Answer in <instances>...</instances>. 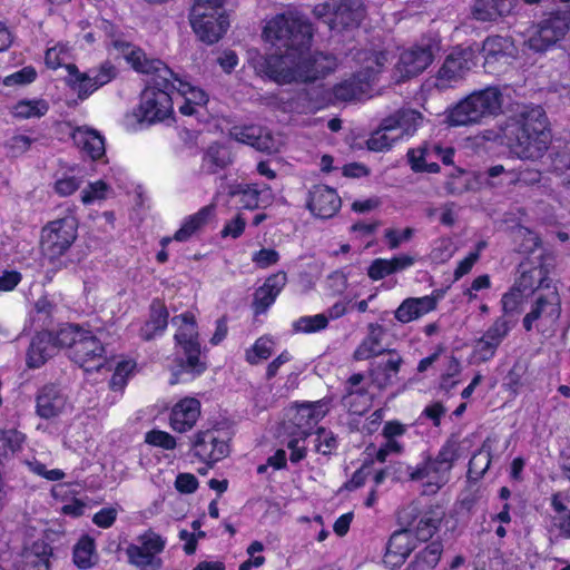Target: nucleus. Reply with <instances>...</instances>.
Returning <instances> with one entry per match:
<instances>
[{
  "mask_svg": "<svg viewBox=\"0 0 570 570\" xmlns=\"http://www.w3.org/2000/svg\"><path fill=\"white\" fill-rule=\"evenodd\" d=\"M85 328L80 327L76 324H65L59 328L56 335H52L55 347H65L68 350V354L75 351L76 344H78V338H81Z\"/></svg>",
  "mask_w": 570,
  "mask_h": 570,
  "instance_id": "c03bdc74",
  "label": "nucleus"
},
{
  "mask_svg": "<svg viewBox=\"0 0 570 570\" xmlns=\"http://www.w3.org/2000/svg\"><path fill=\"white\" fill-rule=\"evenodd\" d=\"M480 50L483 55L485 71L492 75L503 72L515 58V47L508 37H488Z\"/></svg>",
  "mask_w": 570,
  "mask_h": 570,
  "instance_id": "4468645a",
  "label": "nucleus"
},
{
  "mask_svg": "<svg viewBox=\"0 0 570 570\" xmlns=\"http://www.w3.org/2000/svg\"><path fill=\"white\" fill-rule=\"evenodd\" d=\"M513 170L503 165H493L479 174L480 181L490 189L512 186Z\"/></svg>",
  "mask_w": 570,
  "mask_h": 570,
  "instance_id": "79ce46f5",
  "label": "nucleus"
},
{
  "mask_svg": "<svg viewBox=\"0 0 570 570\" xmlns=\"http://www.w3.org/2000/svg\"><path fill=\"white\" fill-rule=\"evenodd\" d=\"M37 78V71L33 67L27 66L22 69L7 76L3 80V83L8 87L10 86H22L31 83Z\"/></svg>",
  "mask_w": 570,
  "mask_h": 570,
  "instance_id": "680f3d73",
  "label": "nucleus"
},
{
  "mask_svg": "<svg viewBox=\"0 0 570 570\" xmlns=\"http://www.w3.org/2000/svg\"><path fill=\"white\" fill-rule=\"evenodd\" d=\"M422 120V115L414 109H401L387 117V124L392 125L395 134H400V139L412 136Z\"/></svg>",
  "mask_w": 570,
  "mask_h": 570,
  "instance_id": "e433bc0d",
  "label": "nucleus"
},
{
  "mask_svg": "<svg viewBox=\"0 0 570 570\" xmlns=\"http://www.w3.org/2000/svg\"><path fill=\"white\" fill-rule=\"evenodd\" d=\"M214 213V206H205L196 214L189 216L181 227L175 233L174 239L185 242L191 237L199 228H202Z\"/></svg>",
  "mask_w": 570,
  "mask_h": 570,
  "instance_id": "a19ab883",
  "label": "nucleus"
},
{
  "mask_svg": "<svg viewBox=\"0 0 570 570\" xmlns=\"http://www.w3.org/2000/svg\"><path fill=\"white\" fill-rule=\"evenodd\" d=\"M327 413L326 403L324 401L307 402L299 404L291 421L297 428L302 439L309 435L311 429L316 425Z\"/></svg>",
  "mask_w": 570,
  "mask_h": 570,
  "instance_id": "4be33fe9",
  "label": "nucleus"
},
{
  "mask_svg": "<svg viewBox=\"0 0 570 570\" xmlns=\"http://www.w3.org/2000/svg\"><path fill=\"white\" fill-rule=\"evenodd\" d=\"M368 333L361 342L353 353V358L356 361L370 360L387 352L383 345L382 340L385 335V328L376 323H371L367 326Z\"/></svg>",
  "mask_w": 570,
  "mask_h": 570,
  "instance_id": "cd10ccee",
  "label": "nucleus"
},
{
  "mask_svg": "<svg viewBox=\"0 0 570 570\" xmlns=\"http://www.w3.org/2000/svg\"><path fill=\"white\" fill-rule=\"evenodd\" d=\"M72 140L91 159H99L105 155V139L95 129L88 127H77L72 131Z\"/></svg>",
  "mask_w": 570,
  "mask_h": 570,
  "instance_id": "c756f323",
  "label": "nucleus"
},
{
  "mask_svg": "<svg viewBox=\"0 0 570 570\" xmlns=\"http://www.w3.org/2000/svg\"><path fill=\"white\" fill-rule=\"evenodd\" d=\"M226 0H196L190 11V24L200 41L214 45L229 27L224 9Z\"/></svg>",
  "mask_w": 570,
  "mask_h": 570,
  "instance_id": "423d86ee",
  "label": "nucleus"
},
{
  "mask_svg": "<svg viewBox=\"0 0 570 570\" xmlns=\"http://www.w3.org/2000/svg\"><path fill=\"white\" fill-rule=\"evenodd\" d=\"M26 441V435L18 430H2L0 431V453H4L6 456L3 461L8 456V450L11 453H14L21 450L23 443Z\"/></svg>",
  "mask_w": 570,
  "mask_h": 570,
  "instance_id": "603ef678",
  "label": "nucleus"
},
{
  "mask_svg": "<svg viewBox=\"0 0 570 570\" xmlns=\"http://www.w3.org/2000/svg\"><path fill=\"white\" fill-rule=\"evenodd\" d=\"M518 0H475L472 16L482 22H494L509 16L517 7Z\"/></svg>",
  "mask_w": 570,
  "mask_h": 570,
  "instance_id": "a878e982",
  "label": "nucleus"
},
{
  "mask_svg": "<svg viewBox=\"0 0 570 570\" xmlns=\"http://www.w3.org/2000/svg\"><path fill=\"white\" fill-rule=\"evenodd\" d=\"M82 180L75 176H63L56 180L53 185L55 191L62 197L73 194L80 188Z\"/></svg>",
  "mask_w": 570,
  "mask_h": 570,
  "instance_id": "69168bd1",
  "label": "nucleus"
},
{
  "mask_svg": "<svg viewBox=\"0 0 570 570\" xmlns=\"http://www.w3.org/2000/svg\"><path fill=\"white\" fill-rule=\"evenodd\" d=\"M503 136L519 158H541L551 142L548 118L542 107L522 106L508 120Z\"/></svg>",
  "mask_w": 570,
  "mask_h": 570,
  "instance_id": "7ed1b4c3",
  "label": "nucleus"
},
{
  "mask_svg": "<svg viewBox=\"0 0 570 570\" xmlns=\"http://www.w3.org/2000/svg\"><path fill=\"white\" fill-rule=\"evenodd\" d=\"M393 274L389 259L376 258L368 267L367 275L373 281H380L385 276Z\"/></svg>",
  "mask_w": 570,
  "mask_h": 570,
  "instance_id": "774afa93",
  "label": "nucleus"
},
{
  "mask_svg": "<svg viewBox=\"0 0 570 570\" xmlns=\"http://www.w3.org/2000/svg\"><path fill=\"white\" fill-rule=\"evenodd\" d=\"M166 547V540L148 530L137 538V543L126 548L128 562L138 570H160L163 560L159 554Z\"/></svg>",
  "mask_w": 570,
  "mask_h": 570,
  "instance_id": "ddd939ff",
  "label": "nucleus"
},
{
  "mask_svg": "<svg viewBox=\"0 0 570 570\" xmlns=\"http://www.w3.org/2000/svg\"><path fill=\"white\" fill-rule=\"evenodd\" d=\"M563 6L543 16L533 27L525 45L535 52H543L564 38L570 29L569 0H561Z\"/></svg>",
  "mask_w": 570,
  "mask_h": 570,
  "instance_id": "0eeeda50",
  "label": "nucleus"
},
{
  "mask_svg": "<svg viewBox=\"0 0 570 570\" xmlns=\"http://www.w3.org/2000/svg\"><path fill=\"white\" fill-rule=\"evenodd\" d=\"M389 357L371 364L368 376L371 383L379 390H385L399 381V372L403 358L393 350L387 351Z\"/></svg>",
  "mask_w": 570,
  "mask_h": 570,
  "instance_id": "6ab92c4d",
  "label": "nucleus"
},
{
  "mask_svg": "<svg viewBox=\"0 0 570 570\" xmlns=\"http://www.w3.org/2000/svg\"><path fill=\"white\" fill-rule=\"evenodd\" d=\"M263 35L279 53L267 56L259 71L277 85L314 82L337 67V59L331 53L305 55L312 42L313 27L298 12L276 14L266 23Z\"/></svg>",
  "mask_w": 570,
  "mask_h": 570,
  "instance_id": "f257e3e1",
  "label": "nucleus"
},
{
  "mask_svg": "<svg viewBox=\"0 0 570 570\" xmlns=\"http://www.w3.org/2000/svg\"><path fill=\"white\" fill-rule=\"evenodd\" d=\"M415 535L412 530L403 529L395 531L386 546V553L405 558L410 556L412 551L415 552L416 546L414 542Z\"/></svg>",
  "mask_w": 570,
  "mask_h": 570,
  "instance_id": "ea45409f",
  "label": "nucleus"
},
{
  "mask_svg": "<svg viewBox=\"0 0 570 570\" xmlns=\"http://www.w3.org/2000/svg\"><path fill=\"white\" fill-rule=\"evenodd\" d=\"M52 548L45 541H36L23 553V570H50Z\"/></svg>",
  "mask_w": 570,
  "mask_h": 570,
  "instance_id": "4c0bfd02",
  "label": "nucleus"
},
{
  "mask_svg": "<svg viewBox=\"0 0 570 570\" xmlns=\"http://www.w3.org/2000/svg\"><path fill=\"white\" fill-rule=\"evenodd\" d=\"M168 311L160 301H154L150 305L149 320L141 326L140 336L145 341L160 335L168 324Z\"/></svg>",
  "mask_w": 570,
  "mask_h": 570,
  "instance_id": "72a5a7b5",
  "label": "nucleus"
},
{
  "mask_svg": "<svg viewBox=\"0 0 570 570\" xmlns=\"http://www.w3.org/2000/svg\"><path fill=\"white\" fill-rule=\"evenodd\" d=\"M67 83L77 92L79 99L88 98L98 89L91 78V73L80 72L76 65H67Z\"/></svg>",
  "mask_w": 570,
  "mask_h": 570,
  "instance_id": "58836bf2",
  "label": "nucleus"
},
{
  "mask_svg": "<svg viewBox=\"0 0 570 570\" xmlns=\"http://www.w3.org/2000/svg\"><path fill=\"white\" fill-rule=\"evenodd\" d=\"M233 163L232 153L220 144H212L204 153L202 170L206 174H216Z\"/></svg>",
  "mask_w": 570,
  "mask_h": 570,
  "instance_id": "c9c22d12",
  "label": "nucleus"
},
{
  "mask_svg": "<svg viewBox=\"0 0 570 570\" xmlns=\"http://www.w3.org/2000/svg\"><path fill=\"white\" fill-rule=\"evenodd\" d=\"M191 450L200 461L213 464L228 455L229 445L219 430H200L193 436Z\"/></svg>",
  "mask_w": 570,
  "mask_h": 570,
  "instance_id": "2eb2a0df",
  "label": "nucleus"
},
{
  "mask_svg": "<svg viewBox=\"0 0 570 570\" xmlns=\"http://www.w3.org/2000/svg\"><path fill=\"white\" fill-rule=\"evenodd\" d=\"M126 58L136 71L151 75L148 86L141 92L138 119L155 124L169 118L174 111L171 97V88L175 87L171 80L174 72L163 61L148 59L140 49L128 51Z\"/></svg>",
  "mask_w": 570,
  "mask_h": 570,
  "instance_id": "f03ea898",
  "label": "nucleus"
},
{
  "mask_svg": "<svg viewBox=\"0 0 570 570\" xmlns=\"http://www.w3.org/2000/svg\"><path fill=\"white\" fill-rule=\"evenodd\" d=\"M78 220L72 214L49 222L41 230V249L46 259L56 264L77 239Z\"/></svg>",
  "mask_w": 570,
  "mask_h": 570,
  "instance_id": "1a4fd4ad",
  "label": "nucleus"
},
{
  "mask_svg": "<svg viewBox=\"0 0 570 570\" xmlns=\"http://www.w3.org/2000/svg\"><path fill=\"white\" fill-rule=\"evenodd\" d=\"M145 442L164 450H174L177 446L175 436L161 430H151L146 433Z\"/></svg>",
  "mask_w": 570,
  "mask_h": 570,
  "instance_id": "13d9d810",
  "label": "nucleus"
},
{
  "mask_svg": "<svg viewBox=\"0 0 570 570\" xmlns=\"http://www.w3.org/2000/svg\"><path fill=\"white\" fill-rule=\"evenodd\" d=\"M91 73V78L98 89L108 82H110L117 75L116 68L109 61H105L100 65L98 70L89 71Z\"/></svg>",
  "mask_w": 570,
  "mask_h": 570,
  "instance_id": "0e129e2a",
  "label": "nucleus"
},
{
  "mask_svg": "<svg viewBox=\"0 0 570 570\" xmlns=\"http://www.w3.org/2000/svg\"><path fill=\"white\" fill-rule=\"evenodd\" d=\"M438 301L432 295L409 297L396 308L394 316L401 323H410L436 308Z\"/></svg>",
  "mask_w": 570,
  "mask_h": 570,
  "instance_id": "bb28decb",
  "label": "nucleus"
},
{
  "mask_svg": "<svg viewBox=\"0 0 570 570\" xmlns=\"http://www.w3.org/2000/svg\"><path fill=\"white\" fill-rule=\"evenodd\" d=\"M264 189H261L257 184H239L232 194L240 196V203L245 208L253 209L259 206L261 195Z\"/></svg>",
  "mask_w": 570,
  "mask_h": 570,
  "instance_id": "3c124183",
  "label": "nucleus"
},
{
  "mask_svg": "<svg viewBox=\"0 0 570 570\" xmlns=\"http://www.w3.org/2000/svg\"><path fill=\"white\" fill-rule=\"evenodd\" d=\"M108 190L109 186L104 180H97L81 191V200L83 204H91L105 199Z\"/></svg>",
  "mask_w": 570,
  "mask_h": 570,
  "instance_id": "bf43d9fd",
  "label": "nucleus"
},
{
  "mask_svg": "<svg viewBox=\"0 0 570 570\" xmlns=\"http://www.w3.org/2000/svg\"><path fill=\"white\" fill-rule=\"evenodd\" d=\"M341 204L336 190L326 185H316L309 190L307 208L318 218L333 217L341 208Z\"/></svg>",
  "mask_w": 570,
  "mask_h": 570,
  "instance_id": "a211bd4d",
  "label": "nucleus"
},
{
  "mask_svg": "<svg viewBox=\"0 0 570 570\" xmlns=\"http://www.w3.org/2000/svg\"><path fill=\"white\" fill-rule=\"evenodd\" d=\"M527 297L518 287H512L508 293L502 296V315H507L514 320V316L521 312V305Z\"/></svg>",
  "mask_w": 570,
  "mask_h": 570,
  "instance_id": "864d4df0",
  "label": "nucleus"
},
{
  "mask_svg": "<svg viewBox=\"0 0 570 570\" xmlns=\"http://www.w3.org/2000/svg\"><path fill=\"white\" fill-rule=\"evenodd\" d=\"M95 541L88 535L82 537L73 548V562L80 569H89L95 562Z\"/></svg>",
  "mask_w": 570,
  "mask_h": 570,
  "instance_id": "09e8293b",
  "label": "nucleus"
},
{
  "mask_svg": "<svg viewBox=\"0 0 570 570\" xmlns=\"http://www.w3.org/2000/svg\"><path fill=\"white\" fill-rule=\"evenodd\" d=\"M513 170V178H512V186L518 185H524V186H532L540 181L541 179V173L533 168H519V169H512Z\"/></svg>",
  "mask_w": 570,
  "mask_h": 570,
  "instance_id": "e2e57ef3",
  "label": "nucleus"
},
{
  "mask_svg": "<svg viewBox=\"0 0 570 570\" xmlns=\"http://www.w3.org/2000/svg\"><path fill=\"white\" fill-rule=\"evenodd\" d=\"M313 12L337 31L358 27L365 16L363 0H326L316 4Z\"/></svg>",
  "mask_w": 570,
  "mask_h": 570,
  "instance_id": "9d476101",
  "label": "nucleus"
},
{
  "mask_svg": "<svg viewBox=\"0 0 570 570\" xmlns=\"http://www.w3.org/2000/svg\"><path fill=\"white\" fill-rule=\"evenodd\" d=\"M517 321L501 315L488 327L484 334L475 342L473 353L480 362H488L494 357L501 343L508 337Z\"/></svg>",
  "mask_w": 570,
  "mask_h": 570,
  "instance_id": "dca6fc26",
  "label": "nucleus"
},
{
  "mask_svg": "<svg viewBox=\"0 0 570 570\" xmlns=\"http://www.w3.org/2000/svg\"><path fill=\"white\" fill-rule=\"evenodd\" d=\"M51 333H38L32 337L27 351V365L32 368L42 366L55 353Z\"/></svg>",
  "mask_w": 570,
  "mask_h": 570,
  "instance_id": "7c9ffc66",
  "label": "nucleus"
},
{
  "mask_svg": "<svg viewBox=\"0 0 570 570\" xmlns=\"http://www.w3.org/2000/svg\"><path fill=\"white\" fill-rule=\"evenodd\" d=\"M171 80L175 83V87L171 88V94L177 91L178 95L196 106H202L207 102V95L200 88L178 78L175 73Z\"/></svg>",
  "mask_w": 570,
  "mask_h": 570,
  "instance_id": "de8ad7c7",
  "label": "nucleus"
},
{
  "mask_svg": "<svg viewBox=\"0 0 570 570\" xmlns=\"http://www.w3.org/2000/svg\"><path fill=\"white\" fill-rule=\"evenodd\" d=\"M547 273V268L542 265L523 271L513 286L527 296L534 291L547 292V285H550Z\"/></svg>",
  "mask_w": 570,
  "mask_h": 570,
  "instance_id": "f704fd0d",
  "label": "nucleus"
},
{
  "mask_svg": "<svg viewBox=\"0 0 570 570\" xmlns=\"http://www.w3.org/2000/svg\"><path fill=\"white\" fill-rule=\"evenodd\" d=\"M400 139V134H395L391 124L385 118L380 128L375 130L367 139V148L373 151H383L390 149L392 145Z\"/></svg>",
  "mask_w": 570,
  "mask_h": 570,
  "instance_id": "37998d69",
  "label": "nucleus"
},
{
  "mask_svg": "<svg viewBox=\"0 0 570 570\" xmlns=\"http://www.w3.org/2000/svg\"><path fill=\"white\" fill-rule=\"evenodd\" d=\"M442 553V542L433 541L416 550L404 570H435Z\"/></svg>",
  "mask_w": 570,
  "mask_h": 570,
  "instance_id": "2f4dec72",
  "label": "nucleus"
},
{
  "mask_svg": "<svg viewBox=\"0 0 570 570\" xmlns=\"http://www.w3.org/2000/svg\"><path fill=\"white\" fill-rule=\"evenodd\" d=\"M358 60L365 63L362 70L333 87L332 91L335 100L351 101L365 94L375 75L387 61V56L382 51H365L358 55Z\"/></svg>",
  "mask_w": 570,
  "mask_h": 570,
  "instance_id": "6e6552de",
  "label": "nucleus"
},
{
  "mask_svg": "<svg viewBox=\"0 0 570 570\" xmlns=\"http://www.w3.org/2000/svg\"><path fill=\"white\" fill-rule=\"evenodd\" d=\"M229 136L259 151L271 153L274 149V140L269 131L257 125H235L229 129Z\"/></svg>",
  "mask_w": 570,
  "mask_h": 570,
  "instance_id": "5701e85b",
  "label": "nucleus"
},
{
  "mask_svg": "<svg viewBox=\"0 0 570 570\" xmlns=\"http://www.w3.org/2000/svg\"><path fill=\"white\" fill-rule=\"evenodd\" d=\"M273 353V342L267 337H259L253 347L246 352V360L250 364H257L267 360Z\"/></svg>",
  "mask_w": 570,
  "mask_h": 570,
  "instance_id": "4d7b16f0",
  "label": "nucleus"
},
{
  "mask_svg": "<svg viewBox=\"0 0 570 570\" xmlns=\"http://www.w3.org/2000/svg\"><path fill=\"white\" fill-rule=\"evenodd\" d=\"M548 531L551 534H557L570 539V510L566 515L551 517Z\"/></svg>",
  "mask_w": 570,
  "mask_h": 570,
  "instance_id": "338daca9",
  "label": "nucleus"
},
{
  "mask_svg": "<svg viewBox=\"0 0 570 570\" xmlns=\"http://www.w3.org/2000/svg\"><path fill=\"white\" fill-rule=\"evenodd\" d=\"M445 511L440 505L430 507L417 521L414 530L412 531L415 538L420 541H429L439 530Z\"/></svg>",
  "mask_w": 570,
  "mask_h": 570,
  "instance_id": "473e14b6",
  "label": "nucleus"
},
{
  "mask_svg": "<svg viewBox=\"0 0 570 570\" xmlns=\"http://www.w3.org/2000/svg\"><path fill=\"white\" fill-rule=\"evenodd\" d=\"M69 357L86 371L98 370L106 361V347L100 337L86 330Z\"/></svg>",
  "mask_w": 570,
  "mask_h": 570,
  "instance_id": "f3484780",
  "label": "nucleus"
},
{
  "mask_svg": "<svg viewBox=\"0 0 570 570\" xmlns=\"http://www.w3.org/2000/svg\"><path fill=\"white\" fill-rule=\"evenodd\" d=\"M328 325V317L324 314H316L312 316H302L294 322L293 327L296 332L314 333L326 328Z\"/></svg>",
  "mask_w": 570,
  "mask_h": 570,
  "instance_id": "5fc2aeb1",
  "label": "nucleus"
},
{
  "mask_svg": "<svg viewBox=\"0 0 570 570\" xmlns=\"http://www.w3.org/2000/svg\"><path fill=\"white\" fill-rule=\"evenodd\" d=\"M432 61V46H413L401 53L396 69L401 77L411 78L424 71Z\"/></svg>",
  "mask_w": 570,
  "mask_h": 570,
  "instance_id": "aec40b11",
  "label": "nucleus"
},
{
  "mask_svg": "<svg viewBox=\"0 0 570 570\" xmlns=\"http://www.w3.org/2000/svg\"><path fill=\"white\" fill-rule=\"evenodd\" d=\"M338 446V441L336 435L326 430L325 428H320L316 431L315 438V451L323 455H331Z\"/></svg>",
  "mask_w": 570,
  "mask_h": 570,
  "instance_id": "6e6d98bb",
  "label": "nucleus"
},
{
  "mask_svg": "<svg viewBox=\"0 0 570 570\" xmlns=\"http://www.w3.org/2000/svg\"><path fill=\"white\" fill-rule=\"evenodd\" d=\"M287 283L285 272H277L267 277L262 286L254 293L253 308L255 314H263L275 302L278 294Z\"/></svg>",
  "mask_w": 570,
  "mask_h": 570,
  "instance_id": "b1692460",
  "label": "nucleus"
},
{
  "mask_svg": "<svg viewBox=\"0 0 570 570\" xmlns=\"http://www.w3.org/2000/svg\"><path fill=\"white\" fill-rule=\"evenodd\" d=\"M35 139L26 135H16L4 142L8 154L12 157H18L30 149Z\"/></svg>",
  "mask_w": 570,
  "mask_h": 570,
  "instance_id": "052dcab7",
  "label": "nucleus"
},
{
  "mask_svg": "<svg viewBox=\"0 0 570 570\" xmlns=\"http://www.w3.org/2000/svg\"><path fill=\"white\" fill-rule=\"evenodd\" d=\"M173 324H179L175 334V341L181 347L185 360H181L178 372L174 373L170 384L184 381L181 376L190 375L195 377L206 370V364L200 361V344L198 342V331L196 320L193 314L184 313L171 320Z\"/></svg>",
  "mask_w": 570,
  "mask_h": 570,
  "instance_id": "39448f33",
  "label": "nucleus"
},
{
  "mask_svg": "<svg viewBox=\"0 0 570 570\" xmlns=\"http://www.w3.org/2000/svg\"><path fill=\"white\" fill-rule=\"evenodd\" d=\"M459 448H460V443H459L458 439L450 438L442 445L436 458L432 459V461L434 462V464H436L439 466L441 464V468L445 469V471L449 472L452 469L453 463L459 458Z\"/></svg>",
  "mask_w": 570,
  "mask_h": 570,
  "instance_id": "8fccbe9b",
  "label": "nucleus"
},
{
  "mask_svg": "<svg viewBox=\"0 0 570 570\" xmlns=\"http://www.w3.org/2000/svg\"><path fill=\"white\" fill-rule=\"evenodd\" d=\"M479 46L458 47L444 60L435 78V87L444 90L464 78L479 61Z\"/></svg>",
  "mask_w": 570,
  "mask_h": 570,
  "instance_id": "f8f14e48",
  "label": "nucleus"
},
{
  "mask_svg": "<svg viewBox=\"0 0 570 570\" xmlns=\"http://www.w3.org/2000/svg\"><path fill=\"white\" fill-rule=\"evenodd\" d=\"M502 95L495 87L471 94L452 108L446 117L450 126H468L495 116L501 110Z\"/></svg>",
  "mask_w": 570,
  "mask_h": 570,
  "instance_id": "20e7f679",
  "label": "nucleus"
},
{
  "mask_svg": "<svg viewBox=\"0 0 570 570\" xmlns=\"http://www.w3.org/2000/svg\"><path fill=\"white\" fill-rule=\"evenodd\" d=\"M561 314L560 296L556 287L547 285V292L537 293L522 324L527 332L535 327L541 333L554 332Z\"/></svg>",
  "mask_w": 570,
  "mask_h": 570,
  "instance_id": "9b49d317",
  "label": "nucleus"
},
{
  "mask_svg": "<svg viewBox=\"0 0 570 570\" xmlns=\"http://www.w3.org/2000/svg\"><path fill=\"white\" fill-rule=\"evenodd\" d=\"M200 416V402L195 397H185L177 402L169 415V426L177 433L190 431Z\"/></svg>",
  "mask_w": 570,
  "mask_h": 570,
  "instance_id": "412c9836",
  "label": "nucleus"
},
{
  "mask_svg": "<svg viewBox=\"0 0 570 570\" xmlns=\"http://www.w3.org/2000/svg\"><path fill=\"white\" fill-rule=\"evenodd\" d=\"M491 463V446L484 442L472 455L469 462L468 474L470 479L478 480L484 475Z\"/></svg>",
  "mask_w": 570,
  "mask_h": 570,
  "instance_id": "a18cd8bd",
  "label": "nucleus"
},
{
  "mask_svg": "<svg viewBox=\"0 0 570 570\" xmlns=\"http://www.w3.org/2000/svg\"><path fill=\"white\" fill-rule=\"evenodd\" d=\"M363 381L364 375L356 373L350 376L344 385L345 393L343 401L354 413H362L370 404L368 392L367 389L362 385Z\"/></svg>",
  "mask_w": 570,
  "mask_h": 570,
  "instance_id": "c85d7f7f",
  "label": "nucleus"
},
{
  "mask_svg": "<svg viewBox=\"0 0 570 570\" xmlns=\"http://www.w3.org/2000/svg\"><path fill=\"white\" fill-rule=\"evenodd\" d=\"M66 404L67 399L59 389L46 385L36 396V413L41 419L50 420L62 413Z\"/></svg>",
  "mask_w": 570,
  "mask_h": 570,
  "instance_id": "393cba45",
  "label": "nucleus"
},
{
  "mask_svg": "<svg viewBox=\"0 0 570 570\" xmlns=\"http://www.w3.org/2000/svg\"><path fill=\"white\" fill-rule=\"evenodd\" d=\"M49 105L43 99L21 100L13 107V115L20 119L40 118L47 114Z\"/></svg>",
  "mask_w": 570,
  "mask_h": 570,
  "instance_id": "49530a36",
  "label": "nucleus"
}]
</instances>
